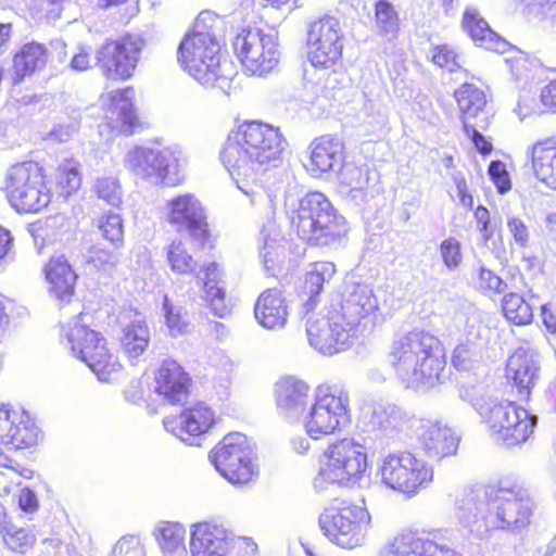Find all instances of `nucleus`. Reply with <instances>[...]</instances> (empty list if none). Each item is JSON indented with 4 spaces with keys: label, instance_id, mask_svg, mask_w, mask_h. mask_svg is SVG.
Wrapping results in <instances>:
<instances>
[{
    "label": "nucleus",
    "instance_id": "nucleus-1",
    "mask_svg": "<svg viewBox=\"0 0 556 556\" xmlns=\"http://www.w3.org/2000/svg\"><path fill=\"white\" fill-rule=\"evenodd\" d=\"M286 144L278 128L258 121L244 122L228 136L220 160L237 187L253 202L258 181L278 166Z\"/></svg>",
    "mask_w": 556,
    "mask_h": 556
},
{
    "label": "nucleus",
    "instance_id": "nucleus-2",
    "mask_svg": "<svg viewBox=\"0 0 556 556\" xmlns=\"http://www.w3.org/2000/svg\"><path fill=\"white\" fill-rule=\"evenodd\" d=\"M386 362L400 384L425 393L441 384L446 361L440 340L428 331L414 330L395 338Z\"/></svg>",
    "mask_w": 556,
    "mask_h": 556
},
{
    "label": "nucleus",
    "instance_id": "nucleus-3",
    "mask_svg": "<svg viewBox=\"0 0 556 556\" xmlns=\"http://www.w3.org/2000/svg\"><path fill=\"white\" fill-rule=\"evenodd\" d=\"M459 397L475 408L498 444L514 447L527 442L534 432L536 415L515 402L489 396L482 384H463Z\"/></svg>",
    "mask_w": 556,
    "mask_h": 556
},
{
    "label": "nucleus",
    "instance_id": "nucleus-4",
    "mask_svg": "<svg viewBox=\"0 0 556 556\" xmlns=\"http://www.w3.org/2000/svg\"><path fill=\"white\" fill-rule=\"evenodd\" d=\"M211 16L210 12H201L195 21L194 30L181 40L177 58L180 66L203 86L223 88L228 79L225 67L227 61H220V45L207 29L203 30L202 22Z\"/></svg>",
    "mask_w": 556,
    "mask_h": 556
},
{
    "label": "nucleus",
    "instance_id": "nucleus-5",
    "mask_svg": "<svg viewBox=\"0 0 556 556\" xmlns=\"http://www.w3.org/2000/svg\"><path fill=\"white\" fill-rule=\"evenodd\" d=\"M292 224L298 236L314 247L331 245L349 230L345 218L318 191L309 192L300 200Z\"/></svg>",
    "mask_w": 556,
    "mask_h": 556
},
{
    "label": "nucleus",
    "instance_id": "nucleus-6",
    "mask_svg": "<svg viewBox=\"0 0 556 556\" xmlns=\"http://www.w3.org/2000/svg\"><path fill=\"white\" fill-rule=\"evenodd\" d=\"M367 468L366 448L354 439H342L328 445L321 458L313 484L317 492L330 485L351 486L361 479Z\"/></svg>",
    "mask_w": 556,
    "mask_h": 556
},
{
    "label": "nucleus",
    "instance_id": "nucleus-7",
    "mask_svg": "<svg viewBox=\"0 0 556 556\" xmlns=\"http://www.w3.org/2000/svg\"><path fill=\"white\" fill-rule=\"evenodd\" d=\"M86 315L79 313L67 324L61 326V337L66 340L71 354L84 362L100 381H110L121 364L116 355L106 348V340L92 330L85 321Z\"/></svg>",
    "mask_w": 556,
    "mask_h": 556
},
{
    "label": "nucleus",
    "instance_id": "nucleus-8",
    "mask_svg": "<svg viewBox=\"0 0 556 556\" xmlns=\"http://www.w3.org/2000/svg\"><path fill=\"white\" fill-rule=\"evenodd\" d=\"M5 182L8 201L17 213H38L51 201L43 168L36 162L11 166Z\"/></svg>",
    "mask_w": 556,
    "mask_h": 556
},
{
    "label": "nucleus",
    "instance_id": "nucleus-9",
    "mask_svg": "<svg viewBox=\"0 0 556 556\" xmlns=\"http://www.w3.org/2000/svg\"><path fill=\"white\" fill-rule=\"evenodd\" d=\"M351 420L349 392L339 384L318 388L315 402L303 418L304 429L313 440L334 433Z\"/></svg>",
    "mask_w": 556,
    "mask_h": 556
},
{
    "label": "nucleus",
    "instance_id": "nucleus-10",
    "mask_svg": "<svg viewBox=\"0 0 556 556\" xmlns=\"http://www.w3.org/2000/svg\"><path fill=\"white\" fill-rule=\"evenodd\" d=\"M378 473L384 486L413 497L430 486L434 471L425 460L404 451L384 455L380 460Z\"/></svg>",
    "mask_w": 556,
    "mask_h": 556
},
{
    "label": "nucleus",
    "instance_id": "nucleus-11",
    "mask_svg": "<svg viewBox=\"0 0 556 556\" xmlns=\"http://www.w3.org/2000/svg\"><path fill=\"white\" fill-rule=\"evenodd\" d=\"M215 469L231 484H243L257 475L255 451L247 435L231 432L210 453Z\"/></svg>",
    "mask_w": 556,
    "mask_h": 556
},
{
    "label": "nucleus",
    "instance_id": "nucleus-12",
    "mask_svg": "<svg viewBox=\"0 0 556 556\" xmlns=\"http://www.w3.org/2000/svg\"><path fill=\"white\" fill-rule=\"evenodd\" d=\"M369 523L370 515L367 509L348 502L327 508L319 516L324 534L329 541L346 549L364 543Z\"/></svg>",
    "mask_w": 556,
    "mask_h": 556
},
{
    "label": "nucleus",
    "instance_id": "nucleus-13",
    "mask_svg": "<svg viewBox=\"0 0 556 556\" xmlns=\"http://www.w3.org/2000/svg\"><path fill=\"white\" fill-rule=\"evenodd\" d=\"M124 162L136 177L155 185L174 187L182 180L178 169V152L172 148L137 146L126 153Z\"/></svg>",
    "mask_w": 556,
    "mask_h": 556
},
{
    "label": "nucleus",
    "instance_id": "nucleus-14",
    "mask_svg": "<svg viewBox=\"0 0 556 556\" xmlns=\"http://www.w3.org/2000/svg\"><path fill=\"white\" fill-rule=\"evenodd\" d=\"M339 313L340 309L329 304L317 313L307 314L306 334L309 345L324 355L345 351L356 337L351 329H346L343 315Z\"/></svg>",
    "mask_w": 556,
    "mask_h": 556
},
{
    "label": "nucleus",
    "instance_id": "nucleus-15",
    "mask_svg": "<svg viewBox=\"0 0 556 556\" xmlns=\"http://www.w3.org/2000/svg\"><path fill=\"white\" fill-rule=\"evenodd\" d=\"M492 530L518 531L530 523L533 504L526 489L514 484L492 486Z\"/></svg>",
    "mask_w": 556,
    "mask_h": 556
},
{
    "label": "nucleus",
    "instance_id": "nucleus-16",
    "mask_svg": "<svg viewBox=\"0 0 556 556\" xmlns=\"http://www.w3.org/2000/svg\"><path fill=\"white\" fill-rule=\"evenodd\" d=\"M363 420L368 429L375 432L380 440V445H389L403 442L415 429L418 418L395 403L377 401L366 406L363 412Z\"/></svg>",
    "mask_w": 556,
    "mask_h": 556
},
{
    "label": "nucleus",
    "instance_id": "nucleus-17",
    "mask_svg": "<svg viewBox=\"0 0 556 556\" xmlns=\"http://www.w3.org/2000/svg\"><path fill=\"white\" fill-rule=\"evenodd\" d=\"M307 59L315 68L329 70L341 62L344 34L340 22L325 16L312 22L307 28Z\"/></svg>",
    "mask_w": 556,
    "mask_h": 556
},
{
    "label": "nucleus",
    "instance_id": "nucleus-18",
    "mask_svg": "<svg viewBox=\"0 0 556 556\" xmlns=\"http://www.w3.org/2000/svg\"><path fill=\"white\" fill-rule=\"evenodd\" d=\"M457 532L453 529L430 533L403 532L381 552L380 556H462L453 547Z\"/></svg>",
    "mask_w": 556,
    "mask_h": 556
},
{
    "label": "nucleus",
    "instance_id": "nucleus-19",
    "mask_svg": "<svg viewBox=\"0 0 556 556\" xmlns=\"http://www.w3.org/2000/svg\"><path fill=\"white\" fill-rule=\"evenodd\" d=\"M143 40L138 35H125L108 40L96 52L97 65L108 79L126 80L137 67Z\"/></svg>",
    "mask_w": 556,
    "mask_h": 556
},
{
    "label": "nucleus",
    "instance_id": "nucleus-20",
    "mask_svg": "<svg viewBox=\"0 0 556 556\" xmlns=\"http://www.w3.org/2000/svg\"><path fill=\"white\" fill-rule=\"evenodd\" d=\"M233 48L244 70L251 75L264 76L278 63L279 53L274 37L258 28H250L239 34L233 41Z\"/></svg>",
    "mask_w": 556,
    "mask_h": 556
},
{
    "label": "nucleus",
    "instance_id": "nucleus-21",
    "mask_svg": "<svg viewBox=\"0 0 556 556\" xmlns=\"http://www.w3.org/2000/svg\"><path fill=\"white\" fill-rule=\"evenodd\" d=\"M451 328L458 336L459 344L452 356L453 365L460 370H466V361L471 357V346L483 339L486 328L482 324L481 312L470 301L456 302L452 315Z\"/></svg>",
    "mask_w": 556,
    "mask_h": 556
},
{
    "label": "nucleus",
    "instance_id": "nucleus-22",
    "mask_svg": "<svg viewBox=\"0 0 556 556\" xmlns=\"http://www.w3.org/2000/svg\"><path fill=\"white\" fill-rule=\"evenodd\" d=\"M492 486L465 489L456 500L458 523L482 540L491 532Z\"/></svg>",
    "mask_w": 556,
    "mask_h": 556
},
{
    "label": "nucleus",
    "instance_id": "nucleus-23",
    "mask_svg": "<svg viewBox=\"0 0 556 556\" xmlns=\"http://www.w3.org/2000/svg\"><path fill=\"white\" fill-rule=\"evenodd\" d=\"M166 220L178 231L204 243L208 236L205 210L192 193L177 194L164 205Z\"/></svg>",
    "mask_w": 556,
    "mask_h": 556
},
{
    "label": "nucleus",
    "instance_id": "nucleus-24",
    "mask_svg": "<svg viewBox=\"0 0 556 556\" xmlns=\"http://www.w3.org/2000/svg\"><path fill=\"white\" fill-rule=\"evenodd\" d=\"M333 308L340 309L346 329L357 334L362 321L368 319L377 309L378 301L372 289L359 282L346 283L341 300L330 303Z\"/></svg>",
    "mask_w": 556,
    "mask_h": 556
},
{
    "label": "nucleus",
    "instance_id": "nucleus-25",
    "mask_svg": "<svg viewBox=\"0 0 556 556\" xmlns=\"http://www.w3.org/2000/svg\"><path fill=\"white\" fill-rule=\"evenodd\" d=\"M39 428L24 409L0 407V443L15 450L28 448L38 441Z\"/></svg>",
    "mask_w": 556,
    "mask_h": 556
},
{
    "label": "nucleus",
    "instance_id": "nucleus-26",
    "mask_svg": "<svg viewBox=\"0 0 556 556\" xmlns=\"http://www.w3.org/2000/svg\"><path fill=\"white\" fill-rule=\"evenodd\" d=\"M233 534L216 522L202 521L190 527L191 556H228Z\"/></svg>",
    "mask_w": 556,
    "mask_h": 556
},
{
    "label": "nucleus",
    "instance_id": "nucleus-27",
    "mask_svg": "<svg viewBox=\"0 0 556 556\" xmlns=\"http://www.w3.org/2000/svg\"><path fill=\"white\" fill-rule=\"evenodd\" d=\"M215 422V413L204 403L185 409L179 416L166 417L164 428L190 445H199L198 438Z\"/></svg>",
    "mask_w": 556,
    "mask_h": 556
},
{
    "label": "nucleus",
    "instance_id": "nucleus-28",
    "mask_svg": "<svg viewBox=\"0 0 556 556\" xmlns=\"http://www.w3.org/2000/svg\"><path fill=\"white\" fill-rule=\"evenodd\" d=\"M414 431L420 448L430 459L441 460L457 452L458 438L450 427L440 421L418 419Z\"/></svg>",
    "mask_w": 556,
    "mask_h": 556
},
{
    "label": "nucleus",
    "instance_id": "nucleus-29",
    "mask_svg": "<svg viewBox=\"0 0 556 556\" xmlns=\"http://www.w3.org/2000/svg\"><path fill=\"white\" fill-rule=\"evenodd\" d=\"M507 378L510 379L523 400H529L531 389L540 376L538 353L529 346H519L508 357Z\"/></svg>",
    "mask_w": 556,
    "mask_h": 556
},
{
    "label": "nucleus",
    "instance_id": "nucleus-30",
    "mask_svg": "<svg viewBox=\"0 0 556 556\" xmlns=\"http://www.w3.org/2000/svg\"><path fill=\"white\" fill-rule=\"evenodd\" d=\"M189 383V375L173 359H165L155 372V392L173 405L187 400Z\"/></svg>",
    "mask_w": 556,
    "mask_h": 556
},
{
    "label": "nucleus",
    "instance_id": "nucleus-31",
    "mask_svg": "<svg viewBox=\"0 0 556 556\" xmlns=\"http://www.w3.org/2000/svg\"><path fill=\"white\" fill-rule=\"evenodd\" d=\"M308 396V384L294 377H285L275 386L278 414L290 421L298 419L304 412Z\"/></svg>",
    "mask_w": 556,
    "mask_h": 556
},
{
    "label": "nucleus",
    "instance_id": "nucleus-32",
    "mask_svg": "<svg viewBox=\"0 0 556 556\" xmlns=\"http://www.w3.org/2000/svg\"><path fill=\"white\" fill-rule=\"evenodd\" d=\"M343 143L340 139L326 135L314 139L309 146V161L306 169L313 176L337 172L343 162Z\"/></svg>",
    "mask_w": 556,
    "mask_h": 556
},
{
    "label": "nucleus",
    "instance_id": "nucleus-33",
    "mask_svg": "<svg viewBox=\"0 0 556 556\" xmlns=\"http://www.w3.org/2000/svg\"><path fill=\"white\" fill-rule=\"evenodd\" d=\"M462 122L464 127L479 126L481 129H488L491 122V114L486 109V98L484 92L471 85L464 84L455 91Z\"/></svg>",
    "mask_w": 556,
    "mask_h": 556
},
{
    "label": "nucleus",
    "instance_id": "nucleus-34",
    "mask_svg": "<svg viewBox=\"0 0 556 556\" xmlns=\"http://www.w3.org/2000/svg\"><path fill=\"white\" fill-rule=\"evenodd\" d=\"M535 178L556 190V137L538 140L526 150Z\"/></svg>",
    "mask_w": 556,
    "mask_h": 556
},
{
    "label": "nucleus",
    "instance_id": "nucleus-35",
    "mask_svg": "<svg viewBox=\"0 0 556 556\" xmlns=\"http://www.w3.org/2000/svg\"><path fill=\"white\" fill-rule=\"evenodd\" d=\"M462 25L472 41L483 49L496 53H505L509 42L494 31L476 8H467L463 15Z\"/></svg>",
    "mask_w": 556,
    "mask_h": 556
},
{
    "label": "nucleus",
    "instance_id": "nucleus-36",
    "mask_svg": "<svg viewBox=\"0 0 556 556\" xmlns=\"http://www.w3.org/2000/svg\"><path fill=\"white\" fill-rule=\"evenodd\" d=\"M50 293L60 302L67 303L74 295L77 275L63 255L51 256L45 267Z\"/></svg>",
    "mask_w": 556,
    "mask_h": 556
},
{
    "label": "nucleus",
    "instance_id": "nucleus-37",
    "mask_svg": "<svg viewBox=\"0 0 556 556\" xmlns=\"http://www.w3.org/2000/svg\"><path fill=\"white\" fill-rule=\"evenodd\" d=\"M257 323L266 329H281L288 316V305L278 289L263 291L254 305Z\"/></svg>",
    "mask_w": 556,
    "mask_h": 556
},
{
    "label": "nucleus",
    "instance_id": "nucleus-38",
    "mask_svg": "<svg viewBox=\"0 0 556 556\" xmlns=\"http://www.w3.org/2000/svg\"><path fill=\"white\" fill-rule=\"evenodd\" d=\"M48 61L47 48L38 42L25 43L13 60V84H20L26 76L45 68Z\"/></svg>",
    "mask_w": 556,
    "mask_h": 556
},
{
    "label": "nucleus",
    "instance_id": "nucleus-39",
    "mask_svg": "<svg viewBox=\"0 0 556 556\" xmlns=\"http://www.w3.org/2000/svg\"><path fill=\"white\" fill-rule=\"evenodd\" d=\"M336 273V266L330 262H317L311 265V269L305 275L303 286V312L306 316L316 305L317 298L323 291L324 285L329 282Z\"/></svg>",
    "mask_w": 556,
    "mask_h": 556
},
{
    "label": "nucleus",
    "instance_id": "nucleus-40",
    "mask_svg": "<svg viewBox=\"0 0 556 556\" xmlns=\"http://www.w3.org/2000/svg\"><path fill=\"white\" fill-rule=\"evenodd\" d=\"M149 342L150 330L143 319L132 320L123 328L121 346L131 363H135L143 355L149 346Z\"/></svg>",
    "mask_w": 556,
    "mask_h": 556
},
{
    "label": "nucleus",
    "instance_id": "nucleus-41",
    "mask_svg": "<svg viewBox=\"0 0 556 556\" xmlns=\"http://www.w3.org/2000/svg\"><path fill=\"white\" fill-rule=\"evenodd\" d=\"M155 538L165 556H186V528L180 522L161 521Z\"/></svg>",
    "mask_w": 556,
    "mask_h": 556
},
{
    "label": "nucleus",
    "instance_id": "nucleus-42",
    "mask_svg": "<svg viewBox=\"0 0 556 556\" xmlns=\"http://www.w3.org/2000/svg\"><path fill=\"white\" fill-rule=\"evenodd\" d=\"M135 90L127 87L113 92L111 97L113 112L121 122V131L126 136L132 135L139 126V119L132 103Z\"/></svg>",
    "mask_w": 556,
    "mask_h": 556
},
{
    "label": "nucleus",
    "instance_id": "nucleus-43",
    "mask_svg": "<svg viewBox=\"0 0 556 556\" xmlns=\"http://www.w3.org/2000/svg\"><path fill=\"white\" fill-rule=\"evenodd\" d=\"M204 294L208 302L211 311L217 317H225L229 313V308L225 302L226 291L218 283V266L211 263L204 273Z\"/></svg>",
    "mask_w": 556,
    "mask_h": 556
},
{
    "label": "nucleus",
    "instance_id": "nucleus-44",
    "mask_svg": "<svg viewBox=\"0 0 556 556\" xmlns=\"http://www.w3.org/2000/svg\"><path fill=\"white\" fill-rule=\"evenodd\" d=\"M280 232L270 220L265 223L260 231L258 241L262 243L260 255L267 271L273 269L276 261L283 255V248L279 244Z\"/></svg>",
    "mask_w": 556,
    "mask_h": 556
},
{
    "label": "nucleus",
    "instance_id": "nucleus-45",
    "mask_svg": "<svg viewBox=\"0 0 556 556\" xmlns=\"http://www.w3.org/2000/svg\"><path fill=\"white\" fill-rule=\"evenodd\" d=\"M502 308L508 321L523 326L533 319V304L516 292H509L503 298Z\"/></svg>",
    "mask_w": 556,
    "mask_h": 556
},
{
    "label": "nucleus",
    "instance_id": "nucleus-46",
    "mask_svg": "<svg viewBox=\"0 0 556 556\" xmlns=\"http://www.w3.org/2000/svg\"><path fill=\"white\" fill-rule=\"evenodd\" d=\"M3 543L14 553L25 554L36 543L35 534L25 528L15 526L13 522L0 531Z\"/></svg>",
    "mask_w": 556,
    "mask_h": 556
},
{
    "label": "nucleus",
    "instance_id": "nucleus-47",
    "mask_svg": "<svg viewBox=\"0 0 556 556\" xmlns=\"http://www.w3.org/2000/svg\"><path fill=\"white\" fill-rule=\"evenodd\" d=\"M166 255L173 271L177 274H191L197 270V261L189 254L180 240H175L168 245Z\"/></svg>",
    "mask_w": 556,
    "mask_h": 556
},
{
    "label": "nucleus",
    "instance_id": "nucleus-48",
    "mask_svg": "<svg viewBox=\"0 0 556 556\" xmlns=\"http://www.w3.org/2000/svg\"><path fill=\"white\" fill-rule=\"evenodd\" d=\"M124 258L119 248L114 250H106L101 247H92L89 251L87 262L99 270L104 273H113Z\"/></svg>",
    "mask_w": 556,
    "mask_h": 556
},
{
    "label": "nucleus",
    "instance_id": "nucleus-49",
    "mask_svg": "<svg viewBox=\"0 0 556 556\" xmlns=\"http://www.w3.org/2000/svg\"><path fill=\"white\" fill-rule=\"evenodd\" d=\"M99 229L102 237L112 243L114 248H122L124 244V225L119 214L109 212L99 219Z\"/></svg>",
    "mask_w": 556,
    "mask_h": 556
},
{
    "label": "nucleus",
    "instance_id": "nucleus-50",
    "mask_svg": "<svg viewBox=\"0 0 556 556\" xmlns=\"http://www.w3.org/2000/svg\"><path fill=\"white\" fill-rule=\"evenodd\" d=\"M376 24L378 29L394 36L399 30V15L391 2L379 0L375 4Z\"/></svg>",
    "mask_w": 556,
    "mask_h": 556
},
{
    "label": "nucleus",
    "instance_id": "nucleus-51",
    "mask_svg": "<svg viewBox=\"0 0 556 556\" xmlns=\"http://www.w3.org/2000/svg\"><path fill=\"white\" fill-rule=\"evenodd\" d=\"M58 184L62 193L70 195L76 191L81 184L79 164L74 160H65L58 169Z\"/></svg>",
    "mask_w": 556,
    "mask_h": 556
},
{
    "label": "nucleus",
    "instance_id": "nucleus-52",
    "mask_svg": "<svg viewBox=\"0 0 556 556\" xmlns=\"http://www.w3.org/2000/svg\"><path fill=\"white\" fill-rule=\"evenodd\" d=\"M163 312L165 324L172 337L184 334L187 331L188 323L182 316V307L174 305L167 295L163 299Z\"/></svg>",
    "mask_w": 556,
    "mask_h": 556
},
{
    "label": "nucleus",
    "instance_id": "nucleus-53",
    "mask_svg": "<svg viewBox=\"0 0 556 556\" xmlns=\"http://www.w3.org/2000/svg\"><path fill=\"white\" fill-rule=\"evenodd\" d=\"M94 191L108 204L116 207L122 203V187L117 178L102 177L96 181Z\"/></svg>",
    "mask_w": 556,
    "mask_h": 556
},
{
    "label": "nucleus",
    "instance_id": "nucleus-54",
    "mask_svg": "<svg viewBox=\"0 0 556 556\" xmlns=\"http://www.w3.org/2000/svg\"><path fill=\"white\" fill-rule=\"evenodd\" d=\"M337 172L339 173L341 185H345L350 188L368 185V168L366 166H358L354 163H342Z\"/></svg>",
    "mask_w": 556,
    "mask_h": 556
},
{
    "label": "nucleus",
    "instance_id": "nucleus-55",
    "mask_svg": "<svg viewBox=\"0 0 556 556\" xmlns=\"http://www.w3.org/2000/svg\"><path fill=\"white\" fill-rule=\"evenodd\" d=\"M440 255L445 267L453 271L463 262L462 243L453 237L444 239L440 244Z\"/></svg>",
    "mask_w": 556,
    "mask_h": 556
},
{
    "label": "nucleus",
    "instance_id": "nucleus-56",
    "mask_svg": "<svg viewBox=\"0 0 556 556\" xmlns=\"http://www.w3.org/2000/svg\"><path fill=\"white\" fill-rule=\"evenodd\" d=\"M366 124L371 132L383 131L388 127L389 118L384 106L368 100L364 105Z\"/></svg>",
    "mask_w": 556,
    "mask_h": 556
},
{
    "label": "nucleus",
    "instance_id": "nucleus-57",
    "mask_svg": "<svg viewBox=\"0 0 556 556\" xmlns=\"http://www.w3.org/2000/svg\"><path fill=\"white\" fill-rule=\"evenodd\" d=\"M478 286L481 290L496 294H502L508 289L507 283L500 276L482 264L478 268Z\"/></svg>",
    "mask_w": 556,
    "mask_h": 556
},
{
    "label": "nucleus",
    "instance_id": "nucleus-58",
    "mask_svg": "<svg viewBox=\"0 0 556 556\" xmlns=\"http://www.w3.org/2000/svg\"><path fill=\"white\" fill-rule=\"evenodd\" d=\"M488 175L492 182L494 184V186L496 187L498 193L504 194L510 190V178L506 169V166L502 161H491L488 167Z\"/></svg>",
    "mask_w": 556,
    "mask_h": 556
},
{
    "label": "nucleus",
    "instance_id": "nucleus-59",
    "mask_svg": "<svg viewBox=\"0 0 556 556\" xmlns=\"http://www.w3.org/2000/svg\"><path fill=\"white\" fill-rule=\"evenodd\" d=\"M111 556H146V552L138 536L125 535L113 546Z\"/></svg>",
    "mask_w": 556,
    "mask_h": 556
},
{
    "label": "nucleus",
    "instance_id": "nucleus-60",
    "mask_svg": "<svg viewBox=\"0 0 556 556\" xmlns=\"http://www.w3.org/2000/svg\"><path fill=\"white\" fill-rule=\"evenodd\" d=\"M506 224L514 242L520 248L528 247L530 241V229L525 220L517 216H508Z\"/></svg>",
    "mask_w": 556,
    "mask_h": 556
},
{
    "label": "nucleus",
    "instance_id": "nucleus-61",
    "mask_svg": "<svg viewBox=\"0 0 556 556\" xmlns=\"http://www.w3.org/2000/svg\"><path fill=\"white\" fill-rule=\"evenodd\" d=\"M432 61L438 66L446 68L448 72H455L460 67L457 53L446 45L435 48Z\"/></svg>",
    "mask_w": 556,
    "mask_h": 556
},
{
    "label": "nucleus",
    "instance_id": "nucleus-62",
    "mask_svg": "<svg viewBox=\"0 0 556 556\" xmlns=\"http://www.w3.org/2000/svg\"><path fill=\"white\" fill-rule=\"evenodd\" d=\"M464 130L480 154L489 155L493 151L491 139L482 135L483 129L479 126L471 125V127H464Z\"/></svg>",
    "mask_w": 556,
    "mask_h": 556
},
{
    "label": "nucleus",
    "instance_id": "nucleus-63",
    "mask_svg": "<svg viewBox=\"0 0 556 556\" xmlns=\"http://www.w3.org/2000/svg\"><path fill=\"white\" fill-rule=\"evenodd\" d=\"M13 237L11 232L0 227V273L3 271L13 258Z\"/></svg>",
    "mask_w": 556,
    "mask_h": 556
},
{
    "label": "nucleus",
    "instance_id": "nucleus-64",
    "mask_svg": "<svg viewBox=\"0 0 556 556\" xmlns=\"http://www.w3.org/2000/svg\"><path fill=\"white\" fill-rule=\"evenodd\" d=\"M552 0H516V7L522 14L528 16H540L544 14Z\"/></svg>",
    "mask_w": 556,
    "mask_h": 556
}]
</instances>
